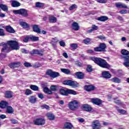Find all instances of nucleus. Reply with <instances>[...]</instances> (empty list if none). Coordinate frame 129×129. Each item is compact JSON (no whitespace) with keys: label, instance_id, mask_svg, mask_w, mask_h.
<instances>
[{"label":"nucleus","instance_id":"nucleus-50","mask_svg":"<svg viewBox=\"0 0 129 129\" xmlns=\"http://www.w3.org/2000/svg\"><path fill=\"white\" fill-rule=\"evenodd\" d=\"M87 71L88 72H91V71H92V67H91L90 65H88Z\"/></svg>","mask_w":129,"mask_h":129},{"label":"nucleus","instance_id":"nucleus-3","mask_svg":"<svg viewBox=\"0 0 129 129\" xmlns=\"http://www.w3.org/2000/svg\"><path fill=\"white\" fill-rule=\"evenodd\" d=\"M7 44L12 50H19L20 45L18 41L15 40H9L7 41Z\"/></svg>","mask_w":129,"mask_h":129},{"label":"nucleus","instance_id":"nucleus-37","mask_svg":"<svg viewBox=\"0 0 129 129\" xmlns=\"http://www.w3.org/2000/svg\"><path fill=\"white\" fill-rule=\"evenodd\" d=\"M111 81L114 82L115 83H120L121 82L120 79L117 77L112 78Z\"/></svg>","mask_w":129,"mask_h":129},{"label":"nucleus","instance_id":"nucleus-8","mask_svg":"<svg viewBox=\"0 0 129 129\" xmlns=\"http://www.w3.org/2000/svg\"><path fill=\"white\" fill-rule=\"evenodd\" d=\"M30 53L31 55H38L40 57L44 56V50L43 49H33Z\"/></svg>","mask_w":129,"mask_h":129},{"label":"nucleus","instance_id":"nucleus-2","mask_svg":"<svg viewBox=\"0 0 129 129\" xmlns=\"http://www.w3.org/2000/svg\"><path fill=\"white\" fill-rule=\"evenodd\" d=\"M121 53L122 54L121 58L124 60L123 63L124 66L129 67V51L126 49H122L121 50Z\"/></svg>","mask_w":129,"mask_h":129},{"label":"nucleus","instance_id":"nucleus-17","mask_svg":"<svg viewBox=\"0 0 129 129\" xmlns=\"http://www.w3.org/2000/svg\"><path fill=\"white\" fill-rule=\"evenodd\" d=\"M85 89L86 91H92L95 89V87L93 85H86L85 86Z\"/></svg>","mask_w":129,"mask_h":129},{"label":"nucleus","instance_id":"nucleus-28","mask_svg":"<svg viewBox=\"0 0 129 129\" xmlns=\"http://www.w3.org/2000/svg\"><path fill=\"white\" fill-rule=\"evenodd\" d=\"M1 9L2 10V11H4V12H7L8 11H9V8L8 7V6L3 4H1Z\"/></svg>","mask_w":129,"mask_h":129},{"label":"nucleus","instance_id":"nucleus-32","mask_svg":"<svg viewBox=\"0 0 129 129\" xmlns=\"http://www.w3.org/2000/svg\"><path fill=\"white\" fill-rule=\"evenodd\" d=\"M99 47L100 48H101L102 52H105V48H106V44H105V43H100Z\"/></svg>","mask_w":129,"mask_h":129},{"label":"nucleus","instance_id":"nucleus-41","mask_svg":"<svg viewBox=\"0 0 129 129\" xmlns=\"http://www.w3.org/2000/svg\"><path fill=\"white\" fill-rule=\"evenodd\" d=\"M36 8H43V7H44V4L40 2H37L36 3Z\"/></svg>","mask_w":129,"mask_h":129},{"label":"nucleus","instance_id":"nucleus-29","mask_svg":"<svg viewBox=\"0 0 129 129\" xmlns=\"http://www.w3.org/2000/svg\"><path fill=\"white\" fill-rule=\"evenodd\" d=\"M115 108L119 113H120L121 114H126V111L125 110L119 109V108L118 106H116Z\"/></svg>","mask_w":129,"mask_h":129},{"label":"nucleus","instance_id":"nucleus-49","mask_svg":"<svg viewBox=\"0 0 129 129\" xmlns=\"http://www.w3.org/2000/svg\"><path fill=\"white\" fill-rule=\"evenodd\" d=\"M127 13V10H122L119 11V13L121 15H125Z\"/></svg>","mask_w":129,"mask_h":129},{"label":"nucleus","instance_id":"nucleus-12","mask_svg":"<svg viewBox=\"0 0 129 129\" xmlns=\"http://www.w3.org/2000/svg\"><path fill=\"white\" fill-rule=\"evenodd\" d=\"M5 96L6 98H12L14 96V93L10 91H6L5 92Z\"/></svg>","mask_w":129,"mask_h":129},{"label":"nucleus","instance_id":"nucleus-38","mask_svg":"<svg viewBox=\"0 0 129 129\" xmlns=\"http://www.w3.org/2000/svg\"><path fill=\"white\" fill-rule=\"evenodd\" d=\"M60 76V74L58 72H52L51 75L52 78H56V77H59Z\"/></svg>","mask_w":129,"mask_h":129},{"label":"nucleus","instance_id":"nucleus-24","mask_svg":"<svg viewBox=\"0 0 129 129\" xmlns=\"http://www.w3.org/2000/svg\"><path fill=\"white\" fill-rule=\"evenodd\" d=\"M72 26L73 29L75 30V31H78L79 30V25L77 22H74Z\"/></svg>","mask_w":129,"mask_h":129},{"label":"nucleus","instance_id":"nucleus-19","mask_svg":"<svg viewBox=\"0 0 129 129\" xmlns=\"http://www.w3.org/2000/svg\"><path fill=\"white\" fill-rule=\"evenodd\" d=\"M3 47L2 52H4V53H9V52H10V48L7 44L3 45Z\"/></svg>","mask_w":129,"mask_h":129},{"label":"nucleus","instance_id":"nucleus-26","mask_svg":"<svg viewBox=\"0 0 129 129\" xmlns=\"http://www.w3.org/2000/svg\"><path fill=\"white\" fill-rule=\"evenodd\" d=\"M60 71H61L62 73H64V74H67V75L71 74V71L68 69H61Z\"/></svg>","mask_w":129,"mask_h":129},{"label":"nucleus","instance_id":"nucleus-9","mask_svg":"<svg viewBox=\"0 0 129 129\" xmlns=\"http://www.w3.org/2000/svg\"><path fill=\"white\" fill-rule=\"evenodd\" d=\"M92 127L93 129H100L101 128V124L98 120H95L92 122Z\"/></svg>","mask_w":129,"mask_h":129},{"label":"nucleus","instance_id":"nucleus-10","mask_svg":"<svg viewBox=\"0 0 129 129\" xmlns=\"http://www.w3.org/2000/svg\"><path fill=\"white\" fill-rule=\"evenodd\" d=\"M33 123L35 125H43L45 124V119L43 118H37L34 120Z\"/></svg>","mask_w":129,"mask_h":129},{"label":"nucleus","instance_id":"nucleus-60","mask_svg":"<svg viewBox=\"0 0 129 129\" xmlns=\"http://www.w3.org/2000/svg\"><path fill=\"white\" fill-rule=\"evenodd\" d=\"M92 29H93L94 31L96 30H98V27L96 26V25H92Z\"/></svg>","mask_w":129,"mask_h":129},{"label":"nucleus","instance_id":"nucleus-15","mask_svg":"<svg viewBox=\"0 0 129 129\" xmlns=\"http://www.w3.org/2000/svg\"><path fill=\"white\" fill-rule=\"evenodd\" d=\"M92 101L94 104L96 105H100L102 103V101L99 99H92Z\"/></svg>","mask_w":129,"mask_h":129},{"label":"nucleus","instance_id":"nucleus-53","mask_svg":"<svg viewBox=\"0 0 129 129\" xmlns=\"http://www.w3.org/2000/svg\"><path fill=\"white\" fill-rule=\"evenodd\" d=\"M59 45L60 46H61V47H65V42H64L63 41H59Z\"/></svg>","mask_w":129,"mask_h":129},{"label":"nucleus","instance_id":"nucleus-20","mask_svg":"<svg viewBox=\"0 0 129 129\" xmlns=\"http://www.w3.org/2000/svg\"><path fill=\"white\" fill-rule=\"evenodd\" d=\"M32 28L33 31L35 33H37V34H40V33H41V30H40V28H39L37 25H33Z\"/></svg>","mask_w":129,"mask_h":129},{"label":"nucleus","instance_id":"nucleus-57","mask_svg":"<svg viewBox=\"0 0 129 129\" xmlns=\"http://www.w3.org/2000/svg\"><path fill=\"white\" fill-rule=\"evenodd\" d=\"M38 97L39 98H40V99H43V98H44V95L42 93L38 94Z\"/></svg>","mask_w":129,"mask_h":129},{"label":"nucleus","instance_id":"nucleus-30","mask_svg":"<svg viewBox=\"0 0 129 129\" xmlns=\"http://www.w3.org/2000/svg\"><path fill=\"white\" fill-rule=\"evenodd\" d=\"M49 23H56L57 22V18L53 16H50L49 18Z\"/></svg>","mask_w":129,"mask_h":129},{"label":"nucleus","instance_id":"nucleus-63","mask_svg":"<svg viewBox=\"0 0 129 129\" xmlns=\"http://www.w3.org/2000/svg\"><path fill=\"white\" fill-rule=\"evenodd\" d=\"M9 67H10V68L14 69V68H15L14 62H13V63H11L10 64H9Z\"/></svg>","mask_w":129,"mask_h":129},{"label":"nucleus","instance_id":"nucleus-4","mask_svg":"<svg viewBox=\"0 0 129 129\" xmlns=\"http://www.w3.org/2000/svg\"><path fill=\"white\" fill-rule=\"evenodd\" d=\"M59 93L61 95L66 96H67L69 94H73V95H76V94H77L76 91L68 89H61L59 91Z\"/></svg>","mask_w":129,"mask_h":129},{"label":"nucleus","instance_id":"nucleus-61","mask_svg":"<svg viewBox=\"0 0 129 129\" xmlns=\"http://www.w3.org/2000/svg\"><path fill=\"white\" fill-rule=\"evenodd\" d=\"M98 38L100 40H105V39H106L105 37H104L102 35H100V36H98Z\"/></svg>","mask_w":129,"mask_h":129},{"label":"nucleus","instance_id":"nucleus-27","mask_svg":"<svg viewBox=\"0 0 129 129\" xmlns=\"http://www.w3.org/2000/svg\"><path fill=\"white\" fill-rule=\"evenodd\" d=\"M9 103L6 101H2L1 102V108H6L8 106Z\"/></svg>","mask_w":129,"mask_h":129},{"label":"nucleus","instance_id":"nucleus-34","mask_svg":"<svg viewBox=\"0 0 129 129\" xmlns=\"http://www.w3.org/2000/svg\"><path fill=\"white\" fill-rule=\"evenodd\" d=\"M29 102L31 103H35L37 101V98L34 96H31L29 98Z\"/></svg>","mask_w":129,"mask_h":129},{"label":"nucleus","instance_id":"nucleus-16","mask_svg":"<svg viewBox=\"0 0 129 129\" xmlns=\"http://www.w3.org/2000/svg\"><path fill=\"white\" fill-rule=\"evenodd\" d=\"M46 115L49 120H54L55 119V115L52 113H47Z\"/></svg>","mask_w":129,"mask_h":129},{"label":"nucleus","instance_id":"nucleus-46","mask_svg":"<svg viewBox=\"0 0 129 129\" xmlns=\"http://www.w3.org/2000/svg\"><path fill=\"white\" fill-rule=\"evenodd\" d=\"M91 40L89 38H87L84 40V43L85 44H90V41Z\"/></svg>","mask_w":129,"mask_h":129},{"label":"nucleus","instance_id":"nucleus-56","mask_svg":"<svg viewBox=\"0 0 129 129\" xmlns=\"http://www.w3.org/2000/svg\"><path fill=\"white\" fill-rule=\"evenodd\" d=\"M42 108L44 109L45 108V109H49L50 107L47 105H43L41 106Z\"/></svg>","mask_w":129,"mask_h":129},{"label":"nucleus","instance_id":"nucleus-18","mask_svg":"<svg viewBox=\"0 0 129 129\" xmlns=\"http://www.w3.org/2000/svg\"><path fill=\"white\" fill-rule=\"evenodd\" d=\"M11 6L13 8H19L21 6V3L16 1H13L11 2Z\"/></svg>","mask_w":129,"mask_h":129},{"label":"nucleus","instance_id":"nucleus-55","mask_svg":"<svg viewBox=\"0 0 129 129\" xmlns=\"http://www.w3.org/2000/svg\"><path fill=\"white\" fill-rule=\"evenodd\" d=\"M41 66V64L39 63H35L33 66V68H39Z\"/></svg>","mask_w":129,"mask_h":129},{"label":"nucleus","instance_id":"nucleus-52","mask_svg":"<svg viewBox=\"0 0 129 129\" xmlns=\"http://www.w3.org/2000/svg\"><path fill=\"white\" fill-rule=\"evenodd\" d=\"M94 51H95V52H102L100 46L97 47H95Z\"/></svg>","mask_w":129,"mask_h":129},{"label":"nucleus","instance_id":"nucleus-6","mask_svg":"<svg viewBox=\"0 0 129 129\" xmlns=\"http://www.w3.org/2000/svg\"><path fill=\"white\" fill-rule=\"evenodd\" d=\"M79 102L77 100H73L69 103V108L71 110H76L78 109Z\"/></svg>","mask_w":129,"mask_h":129},{"label":"nucleus","instance_id":"nucleus-64","mask_svg":"<svg viewBox=\"0 0 129 129\" xmlns=\"http://www.w3.org/2000/svg\"><path fill=\"white\" fill-rule=\"evenodd\" d=\"M78 121H79V122H84V119L82 118H80L78 119Z\"/></svg>","mask_w":129,"mask_h":129},{"label":"nucleus","instance_id":"nucleus-62","mask_svg":"<svg viewBox=\"0 0 129 129\" xmlns=\"http://www.w3.org/2000/svg\"><path fill=\"white\" fill-rule=\"evenodd\" d=\"M114 102L117 104H119L120 103V101L117 100L116 99H114Z\"/></svg>","mask_w":129,"mask_h":129},{"label":"nucleus","instance_id":"nucleus-51","mask_svg":"<svg viewBox=\"0 0 129 129\" xmlns=\"http://www.w3.org/2000/svg\"><path fill=\"white\" fill-rule=\"evenodd\" d=\"M24 65L25 67H32V65L31 64V63L27 62H25L24 63Z\"/></svg>","mask_w":129,"mask_h":129},{"label":"nucleus","instance_id":"nucleus-7","mask_svg":"<svg viewBox=\"0 0 129 129\" xmlns=\"http://www.w3.org/2000/svg\"><path fill=\"white\" fill-rule=\"evenodd\" d=\"M63 84L64 85H69V86H72V87H77L79 84L77 82L72 80H67L63 82Z\"/></svg>","mask_w":129,"mask_h":129},{"label":"nucleus","instance_id":"nucleus-22","mask_svg":"<svg viewBox=\"0 0 129 129\" xmlns=\"http://www.w3.org/2000/svg\"><path fill=\"white\" fill-rule=\"evenodd\" d=\"M83 108L86 111H91L92 110V108L88 104H84L83 105Z\"/></svg>","mask_w":129,"mask_h":129},{"label":"nucleus","instance_id":"nucleus-58","mask_svg":"<svg viewBox=\"0 0 129 129\" xmlns=\"http://www.w3.org/2000/svg\"><path fill=\"white\" fill-rule=\"evenodd\" d=\"M29 39H30V36H27L23 39V42H25V43H27L29 41Z\"/></svg>","mask_w":129,"mask_h":129},{"label":"nucleus","instance_id":"nucleus-11","mask_svg":"<svg viewBox=\"0 0 129 129\" xmlns=\"http://www.w3.org/2000/svg\"><path fill=\"white\" fill-rule=\"evenodd\" d=\"M5 29L7 32L10 33V34H15L16 32V31L14 30V28L10 25L6 26Z\"/></svg>","mask_w":129,"mask_h":129},{"label":"nucleus","instance_id":"nucleus-5","mask_svg":"<svg viewBox=\"0 0 129 129\" xmlns=\"http://www.w3.org/2000/svg\"><path fill=\"white\" fill-rule=\"evenodd\" d=\"M13 13L15 15H21L22 17H28L29 14H28V10L25 9H21L18 10H13Z\"/></svg>","mask_w":129,"mask_h":129},{"label":"nucleus","instance_id":"nucleus-45","mask_svg":"<svg viewBox=\"0 0 129 129\" xmlns=\"http://www.w3.org/2000/svg\"><path fill=\"white\" fill-rule=\"evenodd\" d=\"M57 86L52 85L50 87V90L51 91H56L57 90Z\"/></svg>","mask_w":129,"mask_h":129},{"label":"nucleus","instance_id":"nucleus-21","mask_svg":"<svg viewBox=\"0 0 129 129\" xmlns=\"http://www.w3.org/2000/svg\"><path fill=\"white\" fill-rule=\"evenodd\" d=\"M75 74L78 79H83V78H84V74L82 72H77Z\"/></svg>","mask_w":129,"mask_h":129},{"label":"nucleus","instance_id":"nucleus-31","mask_svg":"<svg viewBox=\"0 0 129 129\" xmlns=\"http://www.w3.org/2000/svg\"><path fill=\"white\" fill-rule=\"evenodd\" d=\"M97 20L100 22H105V21H107V20H108V17L106 16H101L98 18Z\"/></svg>","mask_w":129,"mask_h":129},{"label":"nucleus","instance_id":"nucleus-1","mask_svg":"<svg viewBox=\"0 0 129 129\" xmlns=\"http://www.w3.org/2000/svg\"><path fill=\"white\" fill-rule=\"evenodd\" d=\"M90 59L92 60V61H94L96 64L102 68H106L107 69H110V65L107 63V62L104 59L94 56L90 57Z\"/></svg>","mask_w":129,"mask_h":129},{"label":"nucleus","instance_id":"nucleus-47","mask_svg":"<svg viewBox=\"0 0 129 129\" xmlns=\"http://www.w3.org/2000/svg\"><path fill=\"white\" fill-rule=\"evenodd\" d=\"M21 66V62H14V68H18Z\"/></svg>","mask_w":129,"mask_h":129},{"label":"nucleus","instance_id":"nucleus-54","mask_svg":"<svg viewBox=\"0 0 129 129\" xmlns=\"http://www.w3.org/2000/svg\"><path fill=\"white\" fill-rule=\"evenodd\" d=\"M21 52H22V53H24V54H28L29 53V51L25 49L24 48L21 49Z\"/></svg>","mask_w":129,"mask_h":129},{"label":"nucleus","instance_id":"nucleus-36","mask_svg":"<svg viewBox=\"0 0 129 129\" xmlns=\"http://www.w3.org/2000/svg\"><path fill=\"white\" fill-rule=\"evenodd\" d=\"M30 88L34 91H39V87L36 85H31L30 86Z\"/></svg>","mask_w":129,"mask_h":129},{"label":"nucleus","instance_id":"nucleus-14","mask_svg":"<svg viewBox=\"0 0 129 129\" xmlns=\"http://www.w3.org/2000/svg\"><path fill=\"white\" fill-rule=\"evenodd\" d=\"M115 6L116 8H118L120 9H127V6L125 5L124 4H122L121 3H117L115 4Z\"/></svg>","mask_w":129,"mask_h":129},{"label":"nucleus","instance_id":"nucleus-23","mask_svg":"<svg viewBox=\"0 0 129 129\" xmlns=\"http://www.w3.org/2000/svg\"><path fill=\"white\" fill-rule=\"evenodd\" d=\"M64 128L72 129L73 128V125L70 122H67L64 123Z\"/></svg>","mask_w":129,"mask_h":129},{"label":"nucleus","instance_id":"nucleus-44","mask_svg":"<svg viewBox=\"0 0 129 129\" xmlns=\"http://www.w3.org/2000/svg\"><path fill=\"white\" fill-rule=\"evenodd\" d=\"M33 92H32V91L30 89H26L25 91V94L26 95H31Z\"/></svg>","mask_w":129,"mask_h":129},{"label":"nucleus","instance_id":"nucleus-42","mask_svg":"<svg viewBox=\"0 0 129 129\" xmlns=\"http://www.w3.org/2000/svg\"><path fill=\"white\" fill-rule=\"evenodd\" d=\"M52 73H53V72L52 71V70L50 69H48L47 70L46 74V75H48L51 77L52 76Z\"/></svg>","mask_w":129,"mask_h":129},{"label":"nucleus","instance_id":"nucleus-40","mask_svg":"<svg viewBox=\"0 0 129 129\" xmlns=\"http://www.w3.org/2000/svg\"><path fill=\"white\" fill-rule=\"evenodd\" d=\"M20 25L21 27H23V28H29V25L25 22H20Z\"/></svg>","mask_w":129,"mask_h":129},{"label":"nucleus","instance_id":"nucleus-25","mask_svg":"<svg viewBox=\"0 0 129 129\" xmlns=\"http://www.w3.org/2000/svg\"><path fill=\"white\" fill-rule=\"evenodd\" d=\"M6 112L7 113H13L14 112V108L11 106H8L6 107Z\"/></svg>","mask_w":129,"mask_h":129},{"label":"nucleus","instance_id":"nucleus-35","mask_svg":"<svg viewBox=\"0 0 129 129\" xmlns=\"http://www.w3.org/2000/svg\"><path fill=\"white\" fill-rule=\"evenodd\" d=\"M43 91L45 93H47V94H52V91L47 87H43Z\"/></svg>","mask_w":129,"mask_h":129},{"label":"nucleus","instance_id":"nucleus-13","mask_svg":"<svg viewBox=\"0 0 129 129\" xmlns=\"http://www.w3.org/2000/svg\"><path fill=\"white\" fill-rule=\"evenodd\" d=\"M102 75L103 78H105L106 79H109V78L111 77V75H110L109 72L107 71L103 72L102 73Z\"/></svg>","mask_w":129,"mask_h":129},{"label":"nucleus","instance_id":"nucleus-43","mask_svg":"<svg viewBox=\"0 0 129 129\" xmlns=\"http://www.w3.org/2000/svg\"><path fill=\"white\" fill-rule=\"evenodd\" d=\"M75 9H77V5L75 4L72 5L71 7L69 8L70 11H73V10H75Z\"/></svg>","mask_w":129,"mask_h":129},{"label":"nucleus","instance_id":"nucleus-39","mask_svg":"<svg viewBox=\"0 0 129 129\" xmlns=\"http://www.w3.org/2000/svg\"><path fill=\"white\" fill-rule=\"evenodd\" d=\"M70 47L72 48V50H76L78 48V44L77 43H72L70 44Z\"/></svg>","mask_w":129,"mask_h":129},{"label":"nucleus","instance_id":"nucleus-48","mask_svg":"<svg viewBox=\"0 0 129 129\" xmlns=\"http://www.w3.org/2000/svg\"><path fill=\"white\" fill-rule=\"evenodd\" d=\"M10 120L13 124H17L18 123V120L15 119H10Z\"/></svg>","mask_w":129,"mask_h":129},{"label":"nucleus","instance_id":"nucleus-59","mask_svg":"<svg viewBox=\"0 0 129 129\" xmlns=\"http://www.w3.org/2000/svg\"><path fill=\"white\" fill-rule=\"evenodd\" d=\"M1 36H6L4 29H1Z\"/></svg>","mask_w":129,"mask_h":129},{"label":"nucleus","instance_id":"nucleus-33","mask_svg":"<svg viewBox=\"0 0 129 129\" xmlns=\"http://www.w3.org/2000/svg\"><path fill=\"white\" fill-rule=\"evenodd\" d=\"M29 39L33 42H37V41H39V37L34 35H30L29 36Z\"/></svg>","mask_w":129,"mask_h":129}]
</instances>
